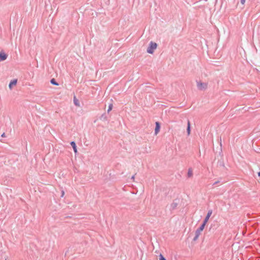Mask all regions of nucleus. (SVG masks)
<instances>
[{
    "label": "nucleus",
    "mask_w": 260,
    "mask_h": 260,
    "mask_svg": "<svg viewBox=\"0 0 260 260\" xmlns=\"http://www.w3.org/2000/svg\"><path fill=\"white\" fill-rule=\"evenodd\" d=\"M17 82V79H14L12 81L9 83V87L11 89L13 87V86L16 85Z\"/></svg>",
    "instance_id": "0eeeda50"
},
{
    "label": "nucleus",
    "mask_w": 260,
    "mask_h": 260,
    "mask_svg": "<svg viewBox=\"0 0 260 260\" xmlns=\"http://www.w3.org/2000/svg\"><path fill=\"white\" fill-rule=\"evenodd\" d=\"M112 108H113L112 104H110L108 107V112H109L112 109Z\"/></svg>",
    "instance_id": "2eb2a0df"
},
{
    "label": "nucleus",
    "mask_w": 260,
    "mask_h": 260,
    "mask_svg": "<svg viewBox=\"0 0 260 260\" xmlns=\"http://www.w3.org/2000/svg\"><path fill=\"white\" fill-rule=\"evenodd\" d=\"M205 225L204 223H202L200 226L196 231L195 233L200 235L201 232L204 230Z\"/></svg>",
    "instance_id": "423d86ee"
},
{
    "label": "nucleus",
    "mask_w": 260,
    "mask_h": 260,
    "mask_svg": "<svg viewBox=\"0 0 260 260\" xmlns=\"http://www.w3.org/2000/svg\"><path fill=\"white\" fill-rule=\"evenodd\" d=\"M5 260H7L6 259H5Z\"/></svg>",
    "instance_id": "b1692460"
},
{
    "label": "nucleus",
    "mask_w": 260,
    "mask_h": 260,
    "mask_svg": "<svg viewBox=\"0 0 260 260\" xmlns=\"http://www.w3.org/2000/svg\"><path fill=\"white\" fill-rule=\"evenodd\" d=\"M50 83L54 85H58V83L56 81L55 79L54 78L51 79Z\"/></svg>",
    "instance_id": "9b49d317"
},
{
    "label": "nucleus",
    "mask_w": 260,
    "mask_h": 260,
    "mask_svg": "<svg viewBox=\"0 0 260 260\" xmlns=\"http://www.w3.org/2000/svg\"><path fill=\"white\" fill-rule=\"evenodd\" d=\"M199 236H200V235H199L197 233H195V236L194 237V238L193 239V241H197V239H198Z\"/></svg>",
    "instance_id": "4468645a"
},
{
    "label": "nucleus",
    "mask_w": 260,
    "mask_h": 260,
    "mask_svg": "<svg viewBox=\"0 0 260 260\" xmlns=\"http://www.w3.org/2000/svg\"><path fill=\"white\" fill-rule=\"evenodd\" d=\"M2 136V137H5V133H3V134L2 135V136Z\"/></svg>",
    "instance_id": "412c9836"
},
{
    "label": "nucleus",
    "mask_w": 260,
    "mask_h": 260,
    "mask_svg": "<svg viewBox=\"0 0 260 260\" xmlns=\"http://www.w3.org/2000/svg\"><path fill=\"white\" fill-rule=\"evenodd\" d=\"M160 125L159 122L157 121L155 122V127L154 133L155 135H157L160 131Z\"/></svg>",
    "instance_id": "39448f33"
},
{
    "label": "nucleus",
    "mask_w": 260,
    "mask_h": 260,
    "mask_svg": "<svg viewBox=\"0 0 260 260\" xmlns=\"http://www.w3.org/2000/svg\"><path fill=\"white\" fill-rule=\"evenodd\" d=\"M212 213V210H210L208 211L207 214L206 216L205 217V219H204V221L202 223H204V224L206 225V224L207 222H208Z\"/></svg>",
    "instance_id": "7ed1b4c3"
},
{
    "label": "nucleus",
    "mask_w": 260,
    "mask_h": 260,
    "mask_svg": "<svg viewBox=\"0 0 260 260\" xmlns=\"http://www.w3.org/2000/svg\"><path fill=\"white\" fill-rule=\"evenodd\" d=\"M159 260H167L165 257L162 254H160L159 256Z\"/></svg>",
    "instance_id": "dca6fc26"
},
{
    "label": "nucleus",
    "mask_w": 260,
    "mask_h": 260,
    "mask_svg": "<svg viewBox=\"0 0 260 260\" xmlns=\"http://www.w3.org/2000/svg\"><path fill=\"white\" fill-rule=\"evenodd\" d=\"M177 206H178V203L174 201L170 205V210H173L177 208Z\"/></svg>",
    "instance_id": "1a4fd4ad"
},
{
    "label": "nucleus",
    "mask_w": 260,
    "mask_h": 260,
    "mask_svg": "<svg viewBox=\"0 0 260 260\" xmlns=\"http://www.w3.org/2000/svg\"><path fill=\"white\" fill-rule=\"evenodd\" d=\"M258 176L260 177V171L258 172Z\"/></svg>",
    "instance_id": "5701e85b"
},
{
    "label": "nucleus",
    "mask_w": 260,
    "mask_h": 260,
    "mask_svg": "<svg viewBox=\"0 0 260 260\" xmlns=\"http://www.w3.org/2000/svg\"><path fill=\"white\" fill-rule=\"evenodd\" d=\"M64 191L63 190H62V191H61V197H63V196H64Z\"/></svg>",
    "instance_id": "a211bd4d"
},
{
    "label": "nucleus",
    "mask_w": 260,
    "mask_h": 260,
    "mask_svg": "<svg viewBox=\"0 0 260 260\" xmlns=\"http://www.w3.org/2000/svg\"><path fill=\"white\" fill-rule=\"evenodd\" d=\"M197 86L199 90H204L207 88L208 83L205 82H202L201 81H197Z\"/></svg>",
    "instance_id": "f03ea898"
},
{
    "label": "nucleus",
    "mask_w": 260,
    "mask_h": 260,
    "mask_svg": "<svg viewBox=\"0 0 260 260\" xmlns=\"http://www.w3.org/2000/svg\"><path fill=\"white\" fill-rule=\"evenodd\" d=\"M102 118H104V119H105V118H106V115H105V114H103V115H102V116H101V119H102Z\"/></svg>",
    "instance_id": "f3484780"
},
{
    "label": "nucleus",
    "mask_w": 260,
    "mask_h": 260,
    "mask_svg": "<svg viewBox=\"0 0 260 260\" xmlns=\"http://www.w3.org/2000/svg\"><path fill=\"white\" fill-rule=\"evenodd\" d=\"M192 176V171L191 169H189L187 172L188 177H191Z\"/></svg>",
    "instance_id": "f8f14e48"
},
{
    "label": "nucleus",
    "mask_w": 260,
    "mask_h": 260,
    "mask_svg": "<svg viewBox=\"0 0 260 260\" xmlns=\"http://www.w3.org/2000/svg\"><path fill=\"white\" fill-rule=\"evenodd\" d=\"M8 57L7 54L3 52H0V62L5 60Z\"/></svg>",
    "instance_id": "20e7f679"
},
{
    "label": "nucleus",
    "mask_w": 260,
    "mask_h": 260,
    "mask_svg": "<svg viewBox=\"0 0 260 260\" xmlns=\"http://www.w3.org/2000/svg\"><path fill=\"white\" fill-rule=\"evenodd\" d=\"M219 182V181H216V182H215L213 183V185H215L217 184Z\"/></svg>",
    "instance_id": "6ab92c4d"
},
{
    "label": "nucleus",
    "mask_w": 260,
    "mask_h": 260,
    "mask_svg": "<svg viewBox=\"0 0 260 260\" xmlns=\"http://www.w3.org/2000/svg\"><path fill=\"white\" fill-rule=\"evenodd\" d=\"M74 104L77 106H79V103L78 100L76 98L75 96H74Z\"/></svg>",
    "instance_id": "ddd939ff"
},
{
    "label": "nucleus",
    "mask_w": 260,
    "mask_h": 260,
    "mask_svg": "<svg viewBox=\"0 0 260 260\" xmlns=\"http://www.w3.org/2000/svg\"><path fill=\"white\" fill-rule=\"evenodd\" d=\"M157 46V45L156 43H154L152 41L150 42L149 46L147 49V52L148 53L152 54L154 52V50L156 48Z\"/></svg>",
    "instance_id": "f257e3e1"
},
{
    "label": "nucleus",
    "mask_w": 260,
    "mask_h": 260,
    "mask_svg": "<svg viewBox=\"0 0 260 260\" xmlns=\"http://www.w3.org/2000/svg\"><path fill=\"white\" fill-rule=\"evenodd\" d=\"M186 130H187V135H189L190 134L191 127H190V121L189 120H187V126Z\"/></svg>",
    "instance_id": "9d476101"
},
{
    "label": "nucleus",
    "mask_w": 260,
    "mask_h": 260,
    "mask_svg": "<svg viewBox=\"0 0 260 260\" xmlns=\"http://www.w3.org/2000/svg\"><path fill=\"white\" fill-rule=\"evenodd\" d=\"M134 178H135V176H134V175H133V176L132 177L131 179H133V180H134Z\"/></svg>",
    "instance_id": "4be33fe9"
},
{
    "label": "nucleus",
    "mask_w": 260,
    "mask_h": 260,
    "mask_svg": "<svg viewBox=\"0 0 260 260\" xmlns=\"http://www.w3.org/2000/svg\"><path fill=\"white\" fill-rule=\"evenodd\" d=\"M71 145L73 148L74 151L75 153H77V149L76 143L74 141H72L70 143Z\"/></svg>",
    "instance_id": "6e6552de"
},
{
    "label": "nucleus",
    "mask_w": 260,
    "mask_h": 260,
    "mask_svg": "<svg viewBox=\"0 0 260 260\" xmlns=\"http://www.w3.org/2000/svg\"><path fill=\"white\" fill-rule=\"evenodd\" d=\"M240 2H241V3L243 5V4H244V3L245 2V0H241Z\"/></svg>",
    "instance_id": "aec40b11"
}]
</instances>
